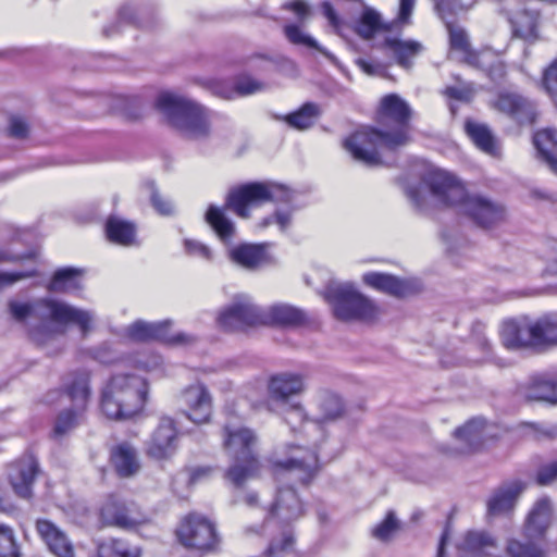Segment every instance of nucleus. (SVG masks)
Instances as JSON below:
<instances>
[{
	"label": "nucleus",
	"instance_id": "obj_45",
	"mask_svg": "<svg viewBox=\"0 0 557 557\" xmlns=\"http://www.w3.org/2000/svg\"><path fill=\"white\" fill-rule=\"evenodd\" d=\"M484 421L482 419H472L462 426L454 431L456 438L463 441L469 448L473 449L482 441V431Z\"/></svg>",
	"mask_w": 557,
	"mask_h": 557
},
{
	"label": "nucleus",
	"instance_id": "obj_34",
	"mask_svg": "<svg viewBox=\"0 0 557 557\" xmlns=\"http://www.w3.org/2000/svg\"><path fill=\"white\" fill-rule=\"evenodd\" d=\"M537 351L557 347V312L534 320Z\"/></svg>",
	"mask_w": 557,
	"mask_h": 557
},
{
	"label": "nucleus",
	"instance_id": "obj_15",
	"mask_svg": "<svg viewBox=\"0 0 557 557\" xmlns=\"http://www.w3.org/2000/svg\"><path fill=\"white\" fill-rule=\"evenodd\" d=\"M434 9L438 16L445 22L449 33L450 48L465 53V60L468 63L470 53H478L471 49L469 38L465 29L454 25V16L463 10L459 0H432Z\"/></svg>",
	"mask_w": 557,
	"mask_h": 557
},
{
	"label": "nucleus",
	"instance_id": "obj_13",
	"mask_svg": "<svg viewBox=\"0 0 557 557\" xmlns=\"http://www.w3.org/2000/svg\"><path fill=\"white\" fill-rule=\"evenodd\" d=\"M100 520L103 525L129 530L144 523L145 517L135 503L110 496L100 509Z\"/></svg>",
	"mask_w": 557,
	"mask_h": 557
},
{
	"label": "nucleus",
	"instance_id": "obj_59",
	"mask_svg": "<svg viewBox=\"0 0 557 557\" xmlns=\"http://www.w3.org/2000/svg\"><path fill=\"white\" fill-rule=\"evenodd\" d=\"M293 544H294L293 535L289 532L284 531L282 533V539L273 540L270 543L267 552H268L269 556H274L277 553L288 552L289 549H292Z\"/></svg>",
	"mask_w": 557,
	"mask_h": 557
},
{
	"label": "nucleus",
	"instance_id": "obj_41",
	"mask_svg": "<svg viewBox=\"0 0 557 557\" xmlns=\"http://www.w3.org/2000/svg\"><path fill=\"white\" fill-rule=\"evenodd\" d=\"M537 20L536 11L521 10L516 12L510 18L513 35L525 40L536 39Z\"/></svg>",
	"mask_w": 557,
	"mask_h": 557
},
{
	"label": "nucleus",
	"instance_id": "obj_23",
	"mask_svg": "<svg viewBox=\"0 0 557 557\" xmlns=\"http://www.w3.org/2000/svg\"><path fill=\"white\" fill-rule=\"evenodd\" d=\"M182 399L187 410L184 414L194 423L208 422L212 412L211 396L208 388L201 384H194L184 389Z\"/></svg>",
	"mask_w": 557,
	"mask_h": 557
},
{
	"label": "nucleus",
	"instance_id": "obj_31",
	"mask_svg": "<svg viewBox=\"0 0 557 557\" xmlns=\"http://www.w3.org/2000/svg\"><path fill=\"white\" fill-rule=\"evenodd\" d=\"M362 281L369 287L394 297H404L409 292L408 283L395 275L381 272H368Z\"/></svg>",
	"mask_w": 557,
	"mask_h": 557
},
{
	"label": "nucleus",
	"instance_id": "obj_51",
	"mask_svg": "<svg viewBox=\"0 0 557 557\" xmlns=\"http://www.w3.org/2000/svg\"><path fill=\"white\" fill-rule=\"evenodd\" d=\"M0 557H20L13 530L5 524H0Z\"/></svg>",
	"mask_w": 557,
	"mask_h": 557
},
{
	"label": "nucleus",
	"instance_id": "obj_33",
	"mask_svg": "<svg viewBox=\"0 0 557 557\" xmlns=\"http://www.w3.org/2000/svg\"><path fill=\"white\" fill-rule=\"evenodd\" d=\"M302 389V376L294 373H282L272 376L269 383L270 396L276 401H285L289 396L301 393Z\"/></svg>",
	"mask_w": 557,
	"mask_h": 557
},
{
	"label": "nucleus",
	"instance_id": "obj_46",
	"mask_svg": "<svg viewBox=\"0 0 557 557\" xmlns=\"http://www.w3.org/2000/svg\"><path fill=\"white\" fill-rule=\"evenodd\" d=\"M84 411L76 408H70L61 411L55 419L53 435L55 437L63 436L74 429L83 417Z\"/></svg>",
	"mask_w": 557,
	"mask_h": 557
},
{
	"label": "nucleus",
	"instance_id": "obj_27",
	"mask_svg": "<svg viewBox=\"0 0 557 557\" xmlns=\"http://www.w3.org/2000/svg\"><path fill=\"white\" fill-rule=\"evenodd\" d=\"M498 549L496 539L486 531H468L460 550L468 557H493Z\"/></svg>",
	"mask_w": 557,
	"mask_h": 557
},
{
	"label": "nucleus",
	"instance_id": "obj_61",
	"mask_svg": "<svg viewBox=\"0 0 557 557\" xmlns=\"http://www.w3.org/2000/svg\"><path fill=\"white\" fill-rule=\"evenodd\" d=\"M282 9L294 12L299 21H304L310 13L309 5L304 0H292L284 2L282 4Z\"/></svg>",
	"mask_w": 557,
	"mask_h": 557
},
{
	"label": "nucleus",
	"instance_id": "obj_2",
	"mask_svg": "<svg viewBox=\"0 0 557 557\" xmlns=\"http://www.w3.org/2000/svg\"><path fill=\"white\" fill-rule=\"evenodd\" d=\"M423 184L440 203L460 207L461 211L482 228L492 227L505 218L502 205L483 196H469L456 176L446 171H430L424 175Z\"/></svg>",
	"mask_w": 557,
	"mask_h": 557
},
{
	"label": "nucleus",
	"instance_id": "obj_32",
	"mask_svg": "<svg viewBox=\"0 0 557 557\" xmlns=\"http://www.w3.org/2000/svg\"><path fill=\"white\" fill-rule=\"evenodd\" d=\"M83 271L73 267L58 269L46 288L50 293L71 294L83 288L82 285Z\"/></svg>",
	"mask_w": 557,
	"mask_h": 557
},
{
	"label": "nucleus",
	"instance_id": "obj_38",
	"mask_svg": "<svg viewBox=\"0 0 557 557\" xmlns=\"http://www.w3.org/2000/svg\"><path fill=\"white\" fill-rule=\"evenodd\" d=\"M205 219L218 235V237L225 245H230L235 236L236 227L234 222L226 216L224 209H221L214 205H210L206 212Z\"/></svg>",
	"mask_w": 557,
	"mask_h": 557
},
{
	"label": "nucleus",
	"instance_id": "obj_30",
	"mask_svg": "<svg viewBox=\"0 0 557 557\" xmlns=\"http://www.w3.org/2000/svg\"><path fill=\"white\" fill-rule=\"evenodd\" d=\"M468 64L480 69L491 81L497 84L503 83L507 75L506 63L499 55L490 50L481 51L479 53H470L468 57Z\"/></svg>",
	"mask_w": 557,
	"mask_h": 557
},
{
	"label": "nucleus",
	"instance_id": "obj_55",
	"mask_svg": "<svg viewBox=\"0 0 557 557\" xmlns=\"http://www.w3.org/2000/svg\"><path fill=\"white\" fill-rule=\"evenodd\" d=\"M557 480V460L539 468L535 482L541 486L552 484Z\"/></svg>",
	"mask_w": 557,
	"mask_h": 557
},
{
	"label": "nucleus",
	"instance_id": "obj_4",
	"mask_svg": "<svg viewBox=\"0 0 557 557\" xmlns=\"http://www.w3.org/2000/svg\"><path fill=\"white\" fill-rule=\"evenodd\" d=\"M223 431V444L233 461L224 478L235 488H242L248 480L257 478L261 470L257 451L258 437L251 429L244 426L233 429L226 424Z\"/></svg>",
	"mask_w": 557,
	"mask_h": 557
},
{
	"label": "nucleus",
	"instance_id": "obj_19",
	"mask_svg": "<svg viewBox=\"0 0 557 557\" xmlns=\"http://www.w3.org/2000/svg\"><path fill=\"white\" fill-rule=\"evenodd\" d=\"M39 472V463L33 454H25L15 461L9 472V481L14 493L24 499L33 496V484Z\"/></svg>",
	"mask_w": 557,
	"mask_h": 557
},
{
	"label": "nucleus",
	"instance_id": "obj_17",
	"mask_svg": "<svg viewBox=\"0 0 557 557\" xmlns=\"http://www.w3.org/2000/svg\"><path fill=\"white\" fill-rule=\"evenodd\" d=\"M525 487L527 484L523 481L513 480L494 490L486 500L487 518L491 519L511 513Z\"/></svg>",
	"mask_w": 557,
	"mask_h": 557
},
{
	"label": "nucleus",
	"instance_id": "obj_40",
	"mask_svg": "<svg viewBox=\"0 0 557 557\" xmlns=\"http://www.w3.org/2000/svg\"><path fill=\"white\" fill-rule=\"evenodd\" d=\"M509 539L506 543L507 557H547L545 542L541 540Z\"/></svg>",
	"mask_w": 557,
	"mask_h": 557
},
{
	"label": "nucleus",
	"instance_id": "obj_3",
	"mask_svg": "<svg viewBox=\"0 0 557 557\" xmlns=\"http://www.w3.org/2000/svg\"><path fill=\"white\" fill-rule=\"evenodd\" d=\"M9 310L12 318L17 322L25 323L29 318H35L41 322L40 325L28 326L30 338L38 344L44 343L47 337L53 334L52 330L46 325L47 322L62 326L74 324L79 327L83 335H86L90 331L94 319L90 311L50 297L39 298L33 302L10 300Z\"/></svg>",
	"mask_w": 557,
	"mask_h": 557
},
{
	"label": "nucleus",
	"instance_id": "obj_53",
	"mask_svg": "<svg viewBox=\"0 0 557 557\" xmlns=\"http://www.w3.org/2000/svg\"><path fill=\"white\" fill-rule=\"evenodd\" d=\"M283 419L290 425L292 431L295 432L297 426H300L305 422L306 414L304 408L299 404L287 407L283 411Z\"/></svg>",
	"mask_w": 557,
	"mask_h": 557
},
{
	"label": "nucleus",
	"instance_id": "obj_18",
	"mask_svg": "<svg viewBox=\"0 0 557 557\" xmlns=\"http://www.w3.org/2000/svg\"><path fill=\"white\" fill-rule=\"evenodd\" d=\"M495 107L519 125H532L536 121V104L522 95L502 92L497 97Z\"/></svg>",
	"mask_w": 557,
	"mask_h": 557
},
{
	"label": "nucleus",
	"instance_id": "obj_48",
	"mask_svg": "<svg viewBox=\"0 0 557 557\" xmlns=\"http://www.w3.org/2000/svg\"><path fill=\"white\" fill-rule=\"evenodd\" d=\"M234 88L236 97H246L264 91L267 89V84L251 77L250 75L242 74L235 77Z\"/></svg>",
	"mask_w": 557,
	"mask_h": 557
},
{
	"label": "nucleus",
	"instance_id": "obj_28",
	"mask_svg": "<svg viewBox=\"0 0 557 557\" xmlns=\"http://www.w3.org/2000/svg\"><path fill=\"white\" fill-rule=\"evenodd\" d=\"M64 393L76 408L85 412L91 396L90 374L87 371H76L69 375L64 383Z\"/></svg>",
	"mask_w": 557,
	"mask_h": 557
},
{
	"label": "nucleus",
	"instance_id": "obj_36",
	"mask_svg": "<svg viewBox=\"0 0 557 557\" xmlns=\"http://www.w3.org/2000/svg\"><path fill=\"white\" fill-rule=\"evenodd\" d=\"M112 463L122 478H129L139 470L136 449L128 443H122L112 449Z\"/></svg>",
	"mask_w": 557,
	"mask_h": 557
},
{
	"label": "nucleus",
	"instance_id": "obj_44",
	"mask_svg": "<svg viewBox=\"0 0 557 557\" xmlns=\"http://www.w3.org/2000/svg\"><path fill=\"white\" fill-rule=\"evenodd\" d=\"M284 34L288 41L292 42L293 45L313 48L318 50L321 54H323L326 59H329L332 63H337V59L332 52L321 47L314 38L304 33L298 25H286L284 27Z\"/></svg>",
	"mask_w": 557,
	"mask_h": 557
},
{
	"label": "nucleus",
	"instance_id": "obj_56",
	"mask_svg": "<svg viewBox=\"0 0 557 557\" xmlns=\"http://www.w3.org/2000/svg\"><path fill=\"white\" fill-rule=\"evenodd\" d=\"M37 275L38 271L36 269L17 272H0V289L7 286H11L21 280L34 277Z\"/></svg>",
	"mask_w": 557,
	"mask_h": 557
},
{
	"label": "nucleus",
	"instance_id": "obj_7",
	"mask_svg": "<svg viewBox=\"0 0 557 557\" xmlns=\"http://www.w3.org/2000/svg\"><path fill=\"white\" fill-rule=\"evenodd\" d=\"M323 296L334 317L343 322H372L380 314L379 307L350 283H330Z\"/></svg>",
	"mask_w": 557,
	"mask_h": 557
},
{
	"label": "nucleus",
	"instance_id": "obj_10",
	"mask_svg": "<svg viewBox=\"0 0 557 557\" xmlns=\"http://www.w3.org/2000/svg\"><path fill=\"white\" fill-rule=\"evenodd\" d=\"M218 323L226 331L262 325V308L247 296H237L233 304L220 312Z\"/></svg>",
	"mask_w": 557,
	"mask_h": 557
},
{
	"label": "nucleus",
	"instance_id": "obj_20",
	"mask_svg": "<svg viewBox=\"0 0 557 557\" xmlns=\"http://www.w3.org/2000/svg\"><path fill=\"white\" fill-rule=\"evenodd\" d=\"M534 330V320L528 318L508 320L502 325V341L509 349L537 350Z\"/></svg>",
	"mask_w": 557,
	"mask_h": 557
},
{
	"label": "nucleus",
	"instance_id": "obj_5",
	"mask_svg": "<svg viewBox=\"0 0 557 557\" xmlns=\"http://www.w3.org/2000/svg\"><path fill=\"white\" fill-rule=\"evenodd\" d=\"M146 395V382L140 376L113 375L101 392V410L109 419H129L143 409Z\"/></svg>",
	"mask_w": 557,
	"mask_h": 557
},
{
	"label": "nucleus",
	"instance_id": "obj_37",
	"mask_svg": "<svg viewBox=\"0 0 557 557\" xmlns=\"http://www.w3.org/2000/svg\"><path fill=\"white\" fill-rule=\"evenodd\" d=\"M533 143L541 158L557 175V129L546 128L537 132Z\"/></svg>",
	"mask_w": 557,
	"mask_h": 557
},
{
	"label": "nucleus",
	"instance_id": "obj_47",
	"mask_svg": "<svg viewBox=\"0 0 557 557\" xmlns=\"http://www.w3.org/2000/svg\"><path fill=\"white\" fill-rule=\"evenodd\" d=\"M98 557H139V552L131 550L122 540L111 539L98 546Z\"/></svg>",
	"mask_w": 557,
	"mask_h": 557
},
{
	"label": "nucleus",
	"instance_id": "obj_54",
	"mask_svg": "<svg viewBox=\"0 0 557 557\" xmlns=\"http://www.w3.org/2000/svg\"><path fill=\"white\" fill-rule=\"evenodd\" d=\"M321 408L326 418L334 419L343 412V401L341 397L335 394H327L324 396Z\"/></svg>",
	"mask_w": 557,
	"mask_h": 557
},
{
	"label": "nucleus",
	"instance_id": "obj_63",
	"mask_svg": "<svg viewBox=\"0 0 557 557\" xmlns=\"http://www.w3.org/2000/svg\"><path fill=\"white\" fill-rule=\"evenodd\" d=\"M275 224L278 226L282 233H285L293 221V211L287 210H275L274 211Z\"/></svg>",
	"mask_w": 557,
	"mask_h": 557
},
{
	"label": "nucleus",
	"instance_id": "obj_22",
	"mask_svg": "<svg viewBox=\"0 0 557 557\" xmlns=\"http://www.w3.org/2000/svg\"><path fill=\"white\" fill-rule=\"evenodd\" d=\"M276 474L283 480H297L307 485L314 476L318 469L315 453L307 451L305 456H293L285 461L274 463Z\"/></svg>",
	"mask_w": 557,
	"mask_h": 557
},
{
	"label": "nucleus",
	"instance_id": "obj_52",
	"mask_svg": "<svg viewBox=\"0 0 557 557\" xmlns=\"http://www.w3.org/2000/svg\"><path fill=\"white\" fill-rule=\"evenodd\" d=\"M150 191V202L152 207L162 215H170L174 211L172 202L164 199L158 191L154 182H148L146 184Z\"/></svg>",
	"mask_w": 557,
	"mask_h": 557
},
{
	"label": "nucleus",
	"instance_id": "obj_25",
	"mask_svg": "<svg viewBox=\"0 0 557 557\" xmlns=\"http://www.w3.org/2000/svg\"><path fill=\"white\" fill-rule=\"evenodd\" d=\"M381 47L393 57L397 65L405 70H410L414 59L424 51V46L418 40L392 36L385 37Z\"/></svg>",
	"mask_w": 557,
	"mask_h": 557
},
{
	"label": "nucleus",
	"instance_id": "obj_39",
	"mask_svg": "<svg viewBox=\"0 0 557 557\" xmlns=\"http://www.w3.org/2000/svg\"><path fill=\"white\" fill-rule=\"evenodd\" d=\"M524 396L528 400L557 404V381L546 375L534 376L528 385Z\"/></svg>",
	"mask_w": 557,
	"mask_h": 557
},
{
	"label": "nucleus",
	"instance_id": "obj_1",
	"mask_svg": "<svg viewBox=\"0 0 557 557\" xmlns=\"http://www.w3.org/2000/svg\"><path fill=\"white\" fill-rule=\"evenodd\" d=\"M411 115L412 110L406 100L397 94H388L381 99L379 108V121L385 128L358 129L343 141V147L364 166H381L380 147L396 150L410 141Z\"/></svg>",
	"mask_w": 557,
	"mask_h": 557
},
{
	"label": "nucleus",
	"instance_id": "obj_8",
	"mask_svg": "<svg viewBox=\"0 0 557 557\" xmlns=\"http://www.w3.org/2000/svg\"><path fill=\"white\" fill-rule=\"evenodd\" d=\"M294 199V193L284 185L275 183L252 182L232 188L226 196L224 209L237 216L248 219L249 207L265 202L288 203Z\"/></svg>",
	"mask_w": 557,
	"mask_h": 557
},
{
	"label": "nucleus",
	"instance_id": "obj_58",
	"mask_svg": "<svg viewBox=\"0 0 557 557\" xmlns=\"http://www.w3.org/2000/svg\"><path fill=\"white\" fill-rule=\"evenodd\" d=\"M28 124L26 120L20 115H12L9 120V135L11 137L23 139L28 135Z\"/></svg>",
	"mask_w": 557,
	"mask_h": 557
},
{
	"label": "nucleus",
	"instance_id": "obj_62",
	"mask_svg": "<svg viewBox=\"0 0 557 557\" xmlns=\"http://www.w3.org/2000/svg\"><path fill=\"white\" fill-rule=\"evenodd\" d=\"M92 356L97 361L103 364H111L117 359L110 345L106 343L97 347Z\"/></svg>",
	"mask_w": 557,
	"mask_h": 557
},
{
	"label": "nucleus",
	"instance_id": "obj_26",
	"mask_svg": "<svg viewBox=\"0 0 557 557\" xmlns=\"http://www.w3.org/2000/svg\"><path fill=\"white\" fill-rule=\"evenodd\" d=\"M308 321L306 312L287 304L262 308V325L300 326Z\"/></svg>",
	"mask_w": 557,
	"mask_h": 557
},
{
	"label": "nucleus",
	"instance_id": "obj_9",
	"mask_svg": "<svg viewBox=\"0 0 557 557\" xmlns=\"http://www.w3.org/2000/svg\"><path fill=\"white\" fill-rule=\"evenodd\" d=\"M181 543L200 552H213L219 544L214 524L199 515H189L177 531Z\"/></svg>",
	"mask_w": 557,
	"mask_h": 557
},
{
	"label": "nucleus",
	"instance_id": "obj_50",
	"mask_svg": "<svg viewBox=\"0 0 557 557\" xmlns=\"http://www.w3.org/2000/svg\"><path fill=\"white\" fill-rule=\"evenodd\" d=\"M137 16V10L129 5L125 4L121 7L119 14H117V21L103 28V35L106 37L113 36L114 34L120 32V27L122 24H129V25H139V23L136 20Z\"/></svg>",
	"mask_w": 557,
	"mask_h": 557
},
{
	"label": "nucleus",
	"instance_id": "obj_43",
	"mask_svg": "<svg viewBox=\"0 0 557 557\" xmlns=\"http://www.w3.org/2000/svg\"><path fill=\"white\" fill-rule=\"evenodd\" d=\"M320 115L321 109L319 104L306 102L297 111L287 114L284 121L295 129L305 131L313 126Z\"/></svg>",
	"mask_w": 557,
	"mask_h": 557
},
{
	"label": "nucleus",
	"instance_id": "obj_42",
	"mask_svg": "<svg viewBox=\"0 0 557 557\" xmlns=\"http://www.w3.org/2000/svg\"><path fill=\"white\" fill-rule=\"evenodd\" d=\"M380 30H389V26L382 22L377 11L366 7L355 24V32L363 39H371Z\"/></svg>",
	"mask_w": 557,
	"mask_h": 557
},
{
	"label": "nucleus",
	"instance_id": "obj_35",
	"mask_svg": "<svg viewBox=\"0 0 557 557\" xmlns=\"http://www.w3.org/2000/svg\"><path fill=\"white\" fill-rule=\"evenodd\" d=\"M106 233L110 242L121 246H132L136 244L135 223L123 220L115 215H110L106 222Z\"/></svg>",
	"mask_w": 557,
	"mask_h": 557
},
{
	"label": "nucleus",
	"instance_id": "obj_29",
	"mask_svg": "<svg viewBox=\"0 0 557 557\" xmlns=\"http://www.w3.org/2000/svg\"><path fill=\"white\" fill-rule=\"evenodd\" d=\"M465 132L480 150L492 157H500V145L487 124L467 120Z\"/></svg>",
	"mask_w": 557,
	"mask_h": 557
},
{
	"label": "nucleus",
	"instance_id": "obj_60",
	"mask_svg": "<svg viewBox=\"0 0 557 557\" xmlns=\"http://www.w3.org/2000/svg\"><path fill=\"white\" fill-rule=\"evenodd\" d=\"M184 246L186 252L190 256L200 257L206 260H210L212 258L211 249L198 240L186 239L184 242Z\"/></svg>",
	"mask_w": 557,
	"mask_h": 557
},
{
	"label": "nucleus",
	"instance_id": "obj_21",
	"mask_svg": "<svg viewBox=\"0 0 557 557\" xmlns=\"http://www.w3.org/2000/svg\"><path fill=\"white\" fill-rule=\"evenodd\" d=\"M302 513L304 505L295 488L290 485L280 486L269 516L265 519V525H269L273 519H277L283 523H289L300 518Z\"/></svg>",
	"mask_w": 557,
	"mask_h": 557
},
{
	"label": "nucleus",
	"instance_id": "obj_49",
	"mask_svg": "<svg viewBox=\"0 0 557 557\" xmlns=\"http://www.w3.org/2000/svg\"><path fill=\"white\" fill-rule=\"evenodd\" d=\"M399 528V521L396 518V515L393 510H389L386 513V517L383 521L377 523L371 531V534L374 539L386 542L388 541L394 532Z\"/></svg>",
	"mask_w": 557,
	"mask_h": 557
},
{
	"label": "nucleus",
	"instance_id": "obj_64",
	"mask_svg": "<svg viewBox=\"0 0 557 557\" xmlns=\"http://www.w3.org/2000/svg\"><path fill=\"white\" fill-rule=\"evenodd\" d=\"M406 195H407V197L409 198V200L411 201L412 206L416 209L423 210V208H424V199H423V196L421 194L420 186H418V185L407 186Z\"/></svg>",
	"mask_w": 557,
	"mask_h": 557
},
{
	"label": "nucleus",
	"instance_id": "obj_16",
	"mask_svg": "<svg viewBox=\"0 0 557 557\" xmlns=\"http://www.w3.org/2000/svg\"><path fill=\"white\" fill-rule=\"evenodd\" d=\"M554 505L548 496L539 498L529 510L522 524V535L527 540L545 542L553 524Z\"/></svg>",
	"mask_w": 557,
	"mask_h": 557
},
{
	"label": "nucleus",
	"instance_id": "obj_12",
	"mask_svg": "<svg viewBox=\"0 0 557 557\" xmlns=\"http://www.w3.org/2000/svg\"><path fill=\"white\" fill-rule=\"evenodd\" d=\"M171 321L146 322L137 320L126 329V336L135 342L158 341L172 345H188L195 338L186 333L172 334Z\"/></svg>",
	"mask_w": 557,
	"mask_h": 557
},
{
	"label": "nucleus",
	"instance_id": "obj_6",
	"mask_svg": "<svg viewBox=\"0 0 557 557\" xmlns=\"http://www.w3.org/2000/svg\"><path fill=\"white\" fill-rule=\"evenodd\" d=\"M156 106L186 138L199 140L209 137V111L200 103L172 92H162L158 96Z\"/></svg>",
	"mask_w": 557,
	"mask_h": 557
},
{
	"label": "nucleus",
	"instance_id": "obj_57",
	"mask_svg": "<svg viewBox=\"0 0 557 557\" xmlns=\"http://www.w3.org/2000/svg\"><path fill=\"white\" fill-rule=\"evenodd\" d=\"M210 91L222 99L231 100L236 98L234 83L226 81H212L209 85Z\"/></svg>",
	"mask_w": 557,
	"mask_h": 557
},
{
	"label": "nucleus",
	"instance_id": "obj_24",
	"mask_svg": "<svg viewBox=\"0 0 557 557\" xmlns=\"http://www.w3.org/2000/svg\"><path fill=\"white\" fill-rule=\"evenodd\" d=\"M36 531L57 557H74V546L64 531L48 519L36 521Z\"/></svg>",
	"mask_w": 557,
	"mask_h": 557
},
{
	"label": "nucleus",
	"instance_id": "obj_11",
	"mask_svg": "<svg viewBox=\"0 0 557 557\" xmlns=\"http://www.w3.org/2000/svg\"><path fill=\"white\" fill-rule=\"evenodd\" d=\"M272 243H239L227 248L228 260L249 272H256L275 264L274 257L269 252Z\"/></svg>",
	"mask_w": 557,
	"mask_h": 557
},
{
	"label": "nucleus",
	"instance_id": "obj_14",
	"mask_svg": "<svg viewBox=\"0 0 557 557\" xmlns=\"http://www.w3.org/2000/svg\"><path fill=\"white\" fill-rule=\"evenodd\" d=\"M178 446V431L174 419L162 416L147 442L146 453L149 457L162 460L174 455Z\"/></svg>",
	"mask_w": 557,
	"mask_h": 557
}]
</instances>
